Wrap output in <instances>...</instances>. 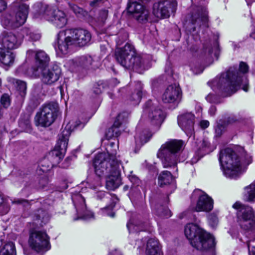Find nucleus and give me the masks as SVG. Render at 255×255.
Returning a JSON list of instances; mask_svg holds the SVG:
<instances>
[{"instance_id": "f257e3e1", "label": "nucleus", "mask_w": 255, "mask_h": 255, "mask_svg": "<svg viewBox=\"0 0 255 255\" xmlns=\"http://www.w3.org/2000/svg\"><path fill=\"white\" fill-rule=\"evenodd\" d=\"M116 146L114 142H110L107 148V153L97 154L93 161L96 174L99 176H107L106 186L110 190H114L118 188L121 181V169L123 167L121 162L116 158V148L112 150V148Z\"/></svg>"}, {"instance_id": "f03ea898", "label": "nucleus", "mask_w": 255, "mask_h": 255, "mask_svg": "<svg viewBox=\"0 0 255 255\" xmlns=\"http://www.w3.org/2000/svg\"><path fill=\"white\" fill-rule=\"evenodd\" d=\"M91 39L89 31L83 29H67L60 31L54 44L58 54H66L73 46L82 47L88 45Z\"/></svg>"}, {"instance_id": "7ed1b4c3", "label": "nucleus", "mask_w": 255, "mask_h": 255, "mask_svg": "<svg viewBox=\"0 0 255 255\" xmlns=\"http://www.w3.org/2000/svg\"><path fill=\"white\" fill-rule=\"evenodd\" d=\"M242 82L245 84L242 87L245 92L248 91L247 78L242 77L241 73L234 67H231L226 73H223L219 78L214 81V85L217 87L227 96L235 93L241 87Z\"/></svg>"}, {"instance_id": "20e7f679", "label": "nucleus", "mask_w": 255, "mask_h": 255, "mask_svg": "<svg viewBox=\"0 0 255 255\" xmlns=\"http://www.w3.org/2000/svg\"><path fill=\"white\" fill-rule=\"evenodd\" d=\"M84 125L79 121H71L69 122L61 133L58 135L57 142L52 150L48 155V158L51 162V166H56L60 163L65 153L69 137L72 131L76 129H81Z\"/></svg>"}, {"instance_id": "39448f33", "label": "nucleus", "mask_w": 255, "mask_h": 255, "mask_svg": "<svg viewBox=\"0 0 255 255\" xmlns=\"http://www.w3.org/2000/svg\"><path fill=\"white\" fill-rule=\"evenodd\" d=\"M185 146L182 140L170 139L162 144L157 152V157L164 168L175 167L179 162V154Z\"/></svg>"}, {"instance_id": "423d86ee", "label": "nucleus", "mask_w": 255, "mask_h": 255, "mask_svg": "<svg viewBox=\"0 0 255 255\" xmlns=\"http://www.w3.org/2000/svg\"><path fill=\"white\" fill-rule=\"evenodd\" d=\"M184 233L192 246L198 250H207L215 245L214 237L195 224H187Z\"/></svg>"}, {"instance_id": "0eeeda50", "label": "nucleus", "mask_w": 255, "mask_h": 255, "mask_svg": "<svg viewBox=\"0 0 255 255\" xmlns=\"http://www.w3.org/2000/svg\"><path fill=\"white\" fill-rule=\"evenodd\" d=\"M219 160L224 174L227 177L236 178L242 173L240 159L231 148H227L222 150Z\"/></svg>"}, {"instance_id": "6e6552de", "label": "nucleus", "mask_w": 255, "mask_h": 255, "mask_svg": "<svg viewBox=\"0 0 255 255\" xmlns=\"http://www.w3.org/2000/svg\"><path fill=\"white\" fill-rule=\"evenodd\" d=\"M34 8V18L45 19L52 22L55 26L59 28L66 25L67 18L63 11L58 9H52L46 4L41 3L35 4Z\"/></svg>"}, {"instance_id": "1a4fd4ad", "label": "nucleus", "mask_w": 255, "mask_h": 255, "mask_svg": "<svg viewBox=\"0 0 255 255\" xmlns=\"http://www.w3.org/2000/svg\"><path fill=\"white\" fill-rule=\"evenodd\" d=\"M115 56L118 62L126 69L137 70L143 65L141 56L136 53L134 47L128 43L117 48Z\"/></svg>"}, {"instance_id": "9d476101", "label": "nucleus", "mask_w": 255, "mask_h": 255, "mask_svg": "<svg viewBox=\"0 0 255 255\" xmlns=\"http://www.w3.org/2000/svg\"><path fill=\"white\" fill-rule=\"evenodd\" d=\"M233 208L238 210V222L241 228L248 232H251L252 238H255V216L253 208L243 205L240 202H236L233 205Z\"/></svg>"}, {"instance_id": "9b49d317", "label": "nucleus", "mask_w": 255, "mask_h": 255, "mask_svg": "<svg viewBox=\"0 0 255 255\" xmlns=\"http://www.w3.org/2000/svg\"><path fill=\"white\" fill-rule=\"evenodd\" d=\"M59 112V106L57 103L51 102L44 105L41 111L35 116L34 121L37 126L48 127L56 119Z\"/></svg>"}, {"instance_id": "f8f14e48", "label": "nucleus", "mask_w": 255, "mask_h": 255, "mask_svg": "<svg viewBox=\"0 0 255 255\" xmlns=\"http://www.w3.org/2000/svg\"><path fill=\"white\" fill-rule=\"evenodd\" d=\"M29 7L25 3L15 6V15L13 18L10 14L3 16L1 23L6 28H16L23 24L26 21L28 13Z\"/></svg>"}, {"instance_id": "ddd939ff", "label": "nucleus", "mask_w": 255, "mask_h": 255, "mask_svg": "<svg viewBox=\"0 0 255 255\" xmlns=\"http://www.w3.org/2000/svg\"><path fill=\"white\" fill-rule=\"evenodd\" d=\"M28 243L31 249L36 252H46L51 247L49 238L45 232L42 231L31 232Z\"/></svg>"}, {"instance_id": "4468645a", "label": "nucleus", "mask_w": 255, "mask_h": 255, "mask_svg": "<svg viewBox=\"0 0 255 255\" xmlns=\"http://www.w3.org/2000/svg\"><path fill=\"white\" fill-rule=\"evenodd\" d=\"M61 74V70L60 67L57 65H54L49 68H43L41 71H35L34 73L29 72V75L33 78L41 76V81L44 84L51 85L58 81Z\"/></svg>"}, {"instance_id": "2eb2a0df", "label": "nucleus", "mask_w": 255, "mask_h": 255, "mask_svg": "<svg viewBox=\"0 0 255 255\" xmlns=\"http://www.w3.org/2000/svg\"><path fill=\"white\" fill-rule=\"evenodd\" d=\"M142 0H129L128 11L138 22L145 23L149 21L150 12L141 2Z\"/></svg>"}, {"instance_id": "dca6fc26", "label": "nucleus", "mask_w": 255, "mask_h": 255, "mask_svg": "<svg viewBox=\"0 0 255 255\" xmlns=\"http://www.w3.org/2000/svg\"><path fill=\"white\" fill-rule=\"evenodd\" d=\"M142 116H147L151 123L154 125H160L165 117L162 110L153 105L150 100L144 104Z\"/></svg>"}, {"instance_id": "f3484780", "label": "nucleus", "mask_w": 255, "mask_h": 255, "mask_svg": "<svg viewBox=\"0 0 255 255\" xmlns=\"http://www.w3.org/2000/svg\"><path fill=\"white\" fill-rule=\"evenodd\" d=\"M177 5L175 0H163L156 2L153 6V13L159 18H168L171 13L175 11Z\"/></svg>"}, {"instance_id": "a211bd4d", "label": "nucleus", "mask_w": 255, "mask_h": 255, "mask_svg": "<svg viewBox=\"0 0 255 255\" xmlns=\"http://www.w3.org/2000/svg\"><path fill=\"white\" fill-rule=\"evenodd\" d=\"M192 196L198 198L196 206L193 210L196 212H210L213 208L214 202L211 197L199 189L195 190Z\"/></svg>"}, {"instance_id": "6ab92c4d", "label": "nucleus", "mask_w": 255, "mask_h": 255, "mask_svg": "<svg viewBox=\"0 0 255 255\" xmlns=\"http://www.w3.org/2000/svg\"><path fill=\"white\" fill-rule=\"evenodd\" d=\"M27 55L31 56H35V62L34 66L28 71L29 73H34L35 71L42 70L43 68H47L50 62L49 55L43 50L35 51L33 50H28L27 51Z\"/></svg>"}, {"instance_id": "aec40b11", "label": "nucleus", "mask_w": 255, "mask_h": 255, "mask_svg": "<svg viewBox=\"0 0 255 255\" xmlns=\"http://www.w3.org/2000/svg\"><path fill=\"white\" fill-rule=\"evenodd\" d=\"M22 38L18 34L12 32L3 31L0 35V44L4 48L12 50L19 47Z\"/></svg>"}, {"instance_id": "412c9836", "label": "nucleus", "mask_w": 255, "mask_h": 255, "mask_svg": "<svg viewBox=\"0 0 255 255\" xmlns=\"http://www.w3.org/2000/svg\"><path fill=\"white\" fill-rule=\"evenodd\" d=\"M72 200L78 215V218L75 219V220L80 219L89 220L94 218V214L87 209L85 199L81 195L76 194L73 196Z\"/></svg>"}, {"instance_id": "4be33fe9", "label": "nucleus", "mask_w": 255, "mask_h": 255, "mask_svg": "<svg viewBox=\"0 0 255 255\" xmlns=\"http://www.w3.org/2000/svg\"><path fill=\"white\" fill-rule=\"evenodd\" d=\"M194 115L191 113H185L178 118V124L188 136H191L194 130Z\"/></svg>"}, {"instance_id": "5701e85b", "label": "nucleus", "mask_w": 255, "mask_h": 255, "mask_svg": "<svg viewBox=\"0 0 255 255\" xmlns=\"http://www.w3.org/2000/svg\"><path fill=\"white\" fill-rule=\"evenodd\" d=\"M75 63L79 70L95 69L99 66V63L96 60L95 57L88 55L76 58Z\"/></svg>"}, {"instance_id": "b1692460", "label": "nucleus", "mask_w": 255, "mask_h": 255, "mask_svg": "<svg viewBox=\"0 0 255 255\" xmlns=\"http://www.w3.org/2000/svg\"><path fill=\"white\" fill-rule=\"evenodd\" d=\"M181 96L180 88L176 85H171L165 90L162 96V100L165 103H173L179 101Z\"/></svg>"}, {"instance_id": "393cba45", "label": "nucleus", "mask_w": 255, "mask_h": 255, "mask_svg": "<svg viewBox=\"0 0 255 255\" xmlns=\"http://www.w3.org/2000/svg\"><path fill=\"white\" fill-rule=\"evenodd\" d=\"M208 20V12L205 7L198 6L193 9L191 15V21L193 24L200 26L206 25Z\"/></svg>"}, {"instance_id": "a878e982", "label": "nucleus", "mask_w": 255, "mask_h": 255, "mask_svg": "<svg viewBox=\"0 0 255 255\" xmlns=\"http://www.w3.org/2000/svg\"><path fill=\"white\" fill-rule=\"evenodd\" d=\"M127 228L130 233L140 231H151V225L148 223H142L136 220H131L127 224Z\"/></svg>"}, {"instance_id": "bb28decb", "label": "nucleus", "mask_w": 255, "mask_h": 255, "mask_svg": "<svg viewBox=\"0 0 255 255\" xmlns=\"http://www.w3.org/2000/svg\"><path fill=\"white\" fill-rule=\"evenodd\" d=\"M146 255H162L161 247L158 241L153 238L149 239L146 245Z\"/></svg>"}, {"instance_id": "cd10ccee", "label": "nucleus", "mask_w": 255, "mask_h": 255, "mask_svg": "<svg viewBox=\"0 0 255 255\" xmlns=\"http://www.w3.org/2000/svg\"><path fill=\"white\" fill-rule=\"evenodd\" d=\"M15 55L14 53L0 48V63L3 66L10 67L14 63Z\"/></svg>"}, {"instance_id": "c85d7f7f", "label": "nucleus", "mask_w": 255, "mask_h": 255, "mask_svg": "<svg viewBox=\"0 0 255 255\" xmlns=\"http://www.w3.org/2000/svg\"><path fill=\"white\" fill-rule=\"evenodd\" d=\"M152 136V134L148 130L143 131L141 133L136 134L135 136V152H137L140 147L145 143L148 142Z\"/></svg>"}, {"instance_id": "c756f323", "label": "nucleus", "mask_w": 255, "mask_h": 255, "mask_svg": "<svg viewBox=\"0 0 255 255\" xmlns=\"http://www.w3.org/2000/svg\"><path fill=\"white\" fill-rule=\"evenodd\" d=\"M7 81L16 88L21 96H24L25 95L27 87L25 82L13 77H8Z\"/></svg>"}, {"instance_id": "7c9ffc66", "label": "nucleus", "mask_w": 255, "mask_h": 255, "mask_svg": "<svg viewBox=\"0 0 255 255\" xmlns=\"http://www.w3.org/2000/svg\"><path fill=\"white\" fill-rule=\"evenodd\" d=\"M142 85L140 82H138L136 84V88L132 92L130 97V100L133 102V105L138 104L142 97Z\"/></svg>"}, {"instance_id": "2f4dec72", "label": "nucleus", "mask_w": 255, "mask_h": 255, "mask_svg": "<svg viewBox=\"0 0 255 255\" xmlns=\"http://www.w3.org/2000/svg\"><path fill=\"white\" fill-rule=\"evenodd\" d=\"M158 184L160 186H163L170 184L173 181V176L168 171H163L160 173L158 176Z\"/></svg>"}, {"instance_id": "473e14b6", "label": "nucleus", "mask_w": 255, "mask_h": 255, "mask_svg": "<svg viewBox=\"0 0 255 255\" xmlns=\"http://www.w3.org/2000/svg\"><path fill=\"white\" fill-rule=\"evenodd\" d=\"M247 200L255 202V181L244 188Z\"/></svg>"}, {"instance_id": "72a5a7b5", "label": "nucleus", "mask_w": 255, "mask_h": 255, "mask_svg": "<svg viewBox=\"0 0 255 255\" xmlns=\"http://www.w3.org/2000/svg\"><path fill=\"white\" fill-rule=\"evenodd\" d=\"M0 255H16L15 248L12 242H8L0 249Z\"/></svg>"}, {"instance_id": "f704fd0d", "label": "nucleus", "mask_w": 255, "mask_h": 255, "mask_svg": "<svg viewBox=\"0 0 255 255\" xmlns=\"http://www.w3.org/2000/svg\"><path fill=\"white\" fill-rule=\"evenodd\" d=\"M98 177L94 179L89 178L87 179L86 182H83L82 184L84 185L85 184L87 188H89L92 189L96 190L98 187H101L102 185L100 177L97 175Z\"/></svg>"}, {"instance_id": "c9c22d12", "label": "nucleus", "mask_w": 255, "mask_h": 255, "mask_svg": "<svg viewBox=\"0 0 255 255\" xmlns=\"http://www.w3.org/2000/svg\"><path fill=\"white\" fill-rule=\"evenodd\" d=\"M36 220L37 224L40 226H43V224H46L49 220V215L48 213L42 209L38 210L37 213L36 215Z\"/></svg>"}, {"instance_id": "e433bc0d", "label": "nucleus", "mask_w": 255, "mask_h": 255, "mask_svg": "<svg viewBox=\"0 0 255 255\" xmlns=\"http://www.w3.org/2000/svg\"><path fill=\"white\" fill-rule=\"evenodd\" d=\"M10 209V206L7 200L4 199L0 195V214L4 215L7 213Z\"/></svg>"}, {"instance_id": "4c0bfd02", "label": "nucleus", "mask_w": 255, "mask_h": 255, "mask_svg": "<svg viewBox=\"0 0 255 255\" xmlns=\"http://www.w3.org/2000/svg\"><path fill=\"white\" fill-rule=\"evenodd\" d=\"M156 213L158 216L166 218L171 216V213L169 209L162 206L156 209Z\"/></svg>"}, {"instance_id": "58836bf2", "label": "nucleus", "mask_w": 255, "mask_h": 255, "mask_svg": "<svg viewBox=\"0 0 255 255\" xmlns=\"http://www.w3.org/2000/svg\"><path fill=\"white\" fill-rule=\"evenodd\" d=\"M107 136L109 138H112L113 137H118L121 134V130L119 128L112 127L109 128L107 132Z\"/></svg>"}, {"instance_id": "ea45409f", "label": "nucleus", "mask_w": 255, "mask_h": 255, "mask_svg": "<svg viewBox=\"0 0 255 255\" xmlns=\"http://www.w3.org/2000/svg\"><path fill=\"white\" fill-rule=\"evenodd\" d=\"M128 179L132 184V187H138L141 184L140 180L136 175L133 174L132 172H131L130 174L128 176Z\"/></svg>"}, {"instance_id": "a19ab883", "label": "nucleus", "mask_w": 255, "mask_h": 255, "mask_svg": "<svg viewBox=\"0 0 255 255\" xmlns=\"http://www.w3.org/2000/svg\"><path fill=\"white\" fill-rule=\"evenodd\" d=\"M125 113L120 114L117 117L116 120H115L113 125L112 127L117 128H119L120 126L124 123L125 121Z\"/></svg>"}, {"instance_id": "79ce46f5", "label": "nucleus", "mask_w": 255, "mask_h": 255, "mask_svg": "<svg viewBox=\"0 0 255 255\" xmlns=\"http://www.w3.org/2000/svg\"><path fill=\"white\" fill-rule=\"evenodd\" d=\"M114 206L111 205L105 207L101 210L102 214L105 216H108L111 217H115V213L113 211Z\"/></svg>"}, {"instance_id": "37998d69", "label": "nucleus", "mask_w": 255, "mask_h": 255, "mask_svg": "<svg viewBox=\"0 0 255 255\" xmlns=\"http://www.w3.org/2000/svg\"><path fill=\"white\" fill-rule=\"evenodd\" d=\"M1 104L3 107L6 108L10 105V98L7 94H4L0 98Z\"/></svg>"}, {"instance_id": "c03bdc74", "label": "nucleus", "mask_w": 255, "mask_h": 255, "mask_svg": "<svg viewBox=\"0 0 255 255\" xmlns=\"http://www.w3.org/2000/svg\"><path fill=\"white\" fill-rule=\"evenodd\" d=\"M216 136H220L225 130V127L220 124H218L215 128Z\"/></svg>"}, {"instance_id": "a18cd8bd", "label": "nucleus", "mask_w": 255, "mask_h": 255, "mask_svg": "<svg viewBox=\"0 0 255 255\" xmlns=\"http://www.w3.org/2000/svg\"><path fill=\"white\" fill-rule=\"evenodd\" d=\"M206 99L207 101L211 103H219L220 101L218 97L213 94H209L206 97Z\"/></svg>"}, {"instance_id": "49530a36", "label": "nucleus", "mask_w": 255, "mask_h": 255, "mask_svg": "<svg viewBox=\"0 0 255 255\" xmlns=\"http://www.w3.org/2000/svg\"><path fill=\"white\" fill-rule=\"evenodd\" d=\"M27 35L29 36V38L32 41L38 40L41 37L40 34L31 31L27 33Z\"/></svg>"}, {"instance_id": "de8ad7c7", "label": "nucleus", "mask_w": 255, "mask_h": 255, "mask_svg": "<svg viewBox=\"0 0 255 255\" xmlns=\"http://www.w3.org/2000/svg\"><path fill=\"white\" fill-rule=\"evenodd\" d=\"M240 71L242 73H246L249 71V66L247 64L244 62H241L240 64Z\"/></svg>"}, {"instance_id": "09e8293b", "label": "nucleus", "mask_w": 255, "mask_h": 255, "mask_svg": "<svg viewBox=\"0 0 255 255\" xmlns=\"http://www.w3.org/2000/svg\"><path fill=\"white\" fill-rule=\"evenodd\" d=\"M108 13V10L107 9H103L100 11L99 17L102 21H104L107 19Z\"/></svg>"}, {"instance_id": "8fccbe9b", "label": "nucleus", "mask_w": 255, "mask_h": 255, "mask_svg": "<svg viewBox=\"0 0 255 255\" xmlns=\"http://www.w3.org/2000/svg\"><path fill=\"white\" fill-rule=\"evenodd\" d=\"M19 125L22 128H30V122L29 120L27 119L25 121L20 120L19 122Z\"/></svg>"}, {"instance_id": "3c124183", "label": "nucleus", "mask_w": 255, "mask_h": 255, "mask_svg": "<svg viewBox=\"0 0 255 255\" xmlns=\"http://www.w3.org/2000/svg\"><path fill=\"white\" fill-rule=\"evenodd\" d=\"M11 203L12 204H24L25 203H28V200L23 199H14L13 200H11Z\"/></svg>"}, {"instance_id": "603ef678", "label": "nucleus", "mask_w": 255, "mask_h": 255, "mask_svg": "<svg viewBox=\"0 0 255 255\" xmlns=\"http://www.w3.org/2000/svg\"><path fill=\"white\" fill-rule=\"evenodd\" d=\"M249 253L250 255H255V247L251 246L249 242H247Z\"/></svg>"}, {"instance_id": "864d4df0", "label": "nucleus", "mask_w": 255, "mask_h": 255, "mask_svg": "<svg viewBox=\"0 0 255 255\" xmlns=\"http://www.w3.org/2000/svg\"><path fill=\"white\" fill-rule=\"evenodd\" d=\"M237 121V118L234 116H230L227 120L226 122L227 124H231L235 123Z\"/></svg>"}, {"instance_id": "5fc2aeb1", "label": "nucleus", "mask_w": 255, "mask_h": 255, "mask_svg": "<svg viewBox=\"0 0 255 255\" xmlns=\"http://www.w3.org/2000/svg\"><path fill=\"white\" fill-rule=\"evenodd\" d=\"M7 4L4 0H0V13L5 9Z\"/></svg>"}, {"instance_id": "6e6d98bb", "label": "nucleus", "mask_w": 255, "mask_h": 255, "mask_svg": "<svg viewBox=\"0 0 255 255\" xmlns=\"http://www.w3.org/2000/svg\"><path fill=\"white\" fill-rule=\"evenodd\" d=\"M104 0H92L90 1V5L93 7L97 6Z\"/></svg>"}, {"instance_id": "4d7b16f0", "label": "nucleus", "mask_w": 255, "mask_h": 255, "mask_svg": "<svg viewBox=\"0 0 255 255\" xmlns=\"http://www.w3.org/2000/svg\"><path fill=\"white\" fill-rule=\"evenodd\" d=\"M200 125L202 128H206L209 126V122L208 121H202L200 123Z\"/></svg>"}, {"instance_id": "13d9d810", "label": "nucleus", "mask_w": 255, "mask_h": 255, "mask_svg": "<svg viewBox=\"0 0 255 255\" xmlns=\"http://www.w3.org/2000/svg\"><path fill=\"white\" fill-rule=\"evenodd\" d=\"M70 165V159L67 158L65 159L63 163H62L61 166L64 168H68Z\"/></svg>"}, {"instance_id": "bf43d9fd", "label": "nucleus", "mask_w": 255, "mask_h": 255, "mask_svg": "<svg viewBox=\"0 0 255 255\" xmlns=\"http://www.w3.org/2000/svg\"><path fill=\"white\" fill-rule=\"evenodd\" d=\"M209 145V143L207 140H203L202 141L201 144L200 146V148L201 147L202 149H204L207 147H208Z\"/></svg>"}, {"instance_id": "052dcab7", "label": "nucleus", "mask_w": 255, "mask_h": 255, "mask_svg": "<svg viewBox=\"0 0 255 255\" xmlns=\"http://www.w3.org/2000/svg\"><path fill=\"white\" fill-rule=\"evenodd\" d=\"M105 195V192L103 191H99L97 192V197L98 199H102Z\"/></svg>"}, {"instance_id": "680f3d73", "label": "nucleus", "mask_w": 255, "mask_h": 255, "mask_svg": "<svg viewBox=\"0 0 255 255\" xmlns=\"http://www.w3.org/2000/svg\"><path fill=\"white\" fill-rule=\"evenodd\" d=\"M216 112V108L214 106H211L209 110V113L211 116H214Z\"/></svg>"}, {"instance_id": "e2e57ef3", "label": "nucleus", "mask_w": 255, "mask_h": 255, "mask_svg": "<svg viewBox=\"0 0 255 255\" xmlns=\"http://www.w3.org/2000/svg\"><path fill=\"white\" fill-rule=\"evenodd\" d=\"M99 87H95L94 90V92L96 94H99L102 92V90L101 88V86L98 85Z\"/></svg>"}, {"instance_id": "0e129e2a", "label": "nucleus", "mask_w": 255, "mask_h": 255, "mask_svg": "<svg viewBox=\"0 0 255 255\" xmlns=\"http://www.w3.org/2000/svg\"><path fill=\"white\" fill-rule=\"evenodd\" d=\"M251 36L255 39V31L251 34Z\"/></svg>"}, {"instance_id": "69168bd1", "label": "nucleus", "mask_w": 255, "mask_h": 255, "mask_svg": "<svg viewBox=\"0 0 255 255\" xmlns=\"http://www.w3.org/2000/svg\"><path fill=\"white\" fill-rule=\"evenodd\" d=\"M3 115V112L1 108H0V119L1 118Z\"/></svg>"}, {"instance_id": "338daca9", "label": "nucleus", "mask_w": 255, "mask_h": 255, "mask_svg": "<svg viewBox=\"0 0 255 255\" xmlns=\"http://www.w3.org/2000/svg\"><path fill=\"white\" fill-rule=\"evenodd\" d=\"M27 190H28V189H27V188H25V189H23L21 193L24 194V193L26 192Z\"/></svg>"}, {"instance_id": "774afa93", "label": "nucleus", "mask_w": 255, "mask_h": 255, "mask_svg": "<svg viewBox=\"0 0 255 255\" xmlns=\"http://www.w3.org/2000/svg\"><path fill=\"white\" fill-rule=\"evenodd\" d=\"M78 8V7H77V6H76V5H75V6H74L73 7V8L74 11H75V12H76V8Z\"/></svg>"}]
</instances>
